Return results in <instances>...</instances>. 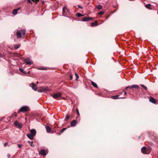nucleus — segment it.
<instances>
[{
	"label": "nucleus",
	"mask_w": 158,
	"mask_h": 158,
	"mask_svg": "<svg viewBox=\"0 0 158 158\" xmlns=\"http://www.w3.org/2000/svg\"><path fill=\"white\" fill-rule=\"evenodd\" d=\"M36 134V130L34 129H32L30 130V133H28L27 135L29 139H33L35 135Z\"/></svg>",
	"instance_id": "f257e3e1"
},
{
	"label": "nucleus",
	"mask_w": 158,
	"mask_h": 158,
	"mask_svg": "<svg viewBox=\"0 0 158 158\" xmlns=\"http://www.w3.org/2000/svg\"><path fill=\"white\" fill-rule=\"evenodd\" d=\"M25 29H23L17 31L16 32V35L18 38H19L22 37H24L25 35Z\"/></svg>",
	"instance_id": "f03ea898"
},
{
	"label": "nucleus",
	"mask_w": 158,
	"mask_h": 158,
	"mask_svg": "<svg viewBox=\"0 0 158 158\" xmlns=\"http://www.w3.org/2000/svg\"><path fill=\"white\" fill-rule=\"evenodd\" d=\"M29 108L28 106H24L22 107L19 110L18 112H22L25 113L27 111L29 110Z\"/></svg>",
	"instance_id": "7ed1b4c3"
},
{
	"label": "nucleus",
	"mask_w": 158,
	"mask_h": 158,
	"mask_svg": "<svg viewBox=\"0 0 158 158\" xmlns=\"http://www.w3.org/2000/svg\"><path fill=\"white\" fill-rule=\"evenodd\" d=\"M14 124L16 127L19 128H21L22 127V124L18 123L17 120L14 122Z\"/></svg>",
	"instance_id": "20e7f679"
},
{
	"label": "nucleus",
	"mask_w": 158,
	"mask_h": 158,
	"mask_svg": "<svg viewBox=\"0 0 158 158\" xmlns=\"http://www.w3.org/2000/svg\"><path fill=\"white\" fill-rule=\"evenodd\" d=\"M24 61L27 64L31 65L33 64L32 61L29 58L25 59Z\"/></svg>",
	"instance_id": "39448f33"
},
{
	"label": "nucleus",
	"mask_w": 158,
	"mask_h": 158,
	"mask_svg": "<svg viewBox=\"0 0 158 158\" xmlns=\"http://www.w3.org/2000/svg\"><path fill=\"white\" fill-rule=\"evenodd\" d=\"M61 95V93L60 92H59L53 95H52V96L55 99H56L60 97Z\"/></svg>",
	"instance_id": "423d86ee"
},
{
	"label": "nucleus",
	"mask_w": 158,
	"mask_h": 158,
	"mask_svg": "<svg viewBox=\"0 0 158 158\" xmlns=\"http://www.w3.org/2000/svg\"><path fill=\"white\" fill-rule=\"evenodd\" d=\"M48 152L46 153V151L44 149H41L39 152V154L42 155L43 156H45L47 154Z\"/></svg>",
	"instance_id": "0eeeda50"
},
{
	"label": "nucleus",
	"mask_w": 158,
	"mask_h": 158,
	"mask_svg": "<svg viewBox=\"0 0 158 158\" xmlns=\"http://www.w3.org/2000/svg\"><path fill=\"white\" fill-rule=\"evenodd\" d=\"M93 19L92 18L89 17H85L83 18L82 21L83 22L88 21Z\"/></svg>",
	"instance_id": "6e6552de"
},
{
	"label": "nucleus",
	"mask_w": 158,
	"mask_h": 158,
	"mask_svg": "<svg viewBox=\"0 0 158 158\" xmlns=\"http://www.w3.org/2000/svg\"><path fill=\"white\" fill-rule=\"evenodd\" d=\"M30 86L32 87V89L34 90H37V85L35 84L31 83L30 84Z\"/></svg>",
	"instance_id": "1a4fd4ad"
},
{
	"label": "nucleus",
	"mask_w": 158,
	"mask_h": 158,
	"mask_svg": "<svg viewBox=\"0 0 158 158\" xmlns=\"http://www.w3.org/2000/svg\"><path fill=\"white\" fill-rule=\"evenodd\" d=\"M71 123V127H75L77 123V122L75 120H73L71 122H70Z\"/></svg>",
	"instance_id": "9d476101"
},
{
	"label": "nucleus",
	"mask_w": 158,
	"mask_h": 158,
	"mask_svg": "<svg viewBox=\"0 0 158 158\" xmlns=\"http://www.w3.org/2000/svg\"><path fill=\"white\" fill-rule=\"evenodd\" d=\"M150 101L153 103H155L156 102L155 99L152 97H150L149 98Z\"/></svg>",
	"instance_id": "9b49d317"
},
{
	"label": "nucleus",
	"mask_w": 158,
	"mask_h": 158,
	"mask_svg": "<svg viewBox=\"0 0 158 158\" xmlns=\"http://www.w3.org/2000/svg\"><path fill=\"white\" fill-rule=\"evenodd\" d=\"M141 152L144 154H146V148L145 147H143L141 149Z\"/></svg>",
	"instance_id": "f8f14e48"
},
{
	"label": "nucleus",
	"mask_w": 158,
	"mask_h": 158,
	"mask_svg": "<svg viewBox=\"0 0 158 158\" xmlns=\"http://www.w3.org/2000/svg\"><path fill=\"white\" fill-rule=\"evenodd\" d=\"M46 129L47 131V132L48 133H49L51 131V128L49 126H46Z\"/></svg>",
	"instance_id": "ddd939ff"
},
{
	"label": "nucleus",
	"mask_w": 158,
	"mask_h": 158,
	"mask_svg": "<svg viewBox=\"0 0 158 158\" xmlns=\"http://www.w3.org/2000/svg\"><path fill=\"white\" fill-rule=\"evenodd\" d=\"M133 88H135L137 89H139V86L136 85H133L130 87L131 89H132Z\"/></svg>",
	"instance_id": "4468645a"
},
{
	"label": "nucleus",
	"mask_w": 158,
	"mask_h": 158,
	"mask_svg": "<svg viewBox=\"0 0 158 158\" xmlns=\"http://www.w3.org/2000/svg\"><path fill=\"white\" fill-rule=\"evenodd\" d=\"M66 9V7H64L63 8V15L64 16H65V10Z\"/></svg>",
	"instance_id": "2eb2a0df"
},
{
	"label": "nucleus",
	"mask_w": 158,
	"mask_h": 158,
	"mask_svg": "<svg viewBox=\"0 0 158 158\" xmlns=\"http://www.w3.org/2000/svg\"><path fill=\"white\" fill-rule=\"evenodd\" d=\"M91 84L95 88H98V85L97 84L94 82V81L91 82Z\"/></svg>",
	"instance_id": "dca6fc26"
},
{
	"label": "nucleus",
	"mask_w": 158,
	"mask_h": 158,
	"mask_svg": "<svg viewBox=\"0 0 158 158\" xmlns=\"http://www.w3.org/2000/svg\"><path fill=\"white\" fill-rule=\"evenodd\" d=\"M98 24V23L96 21H95L93 23L91 24V26L93 27L94 26H97Z\"/></svg>",
	"instance_id": "f3484780"
},
{
	"label": "nucleus",
	"mask_w": 158,
	"mask_h": 158,
	"mask_svg": "<svg viewBox=\"0 0 158 158\" xmlns=\"http://www.w3.org/2000/svg\"><path fill=\"white\" fill-rule=\"evenodd\" d=\"M151 5L150 4H147V5H146L145 6V7L147 8L151 9Z\"/></svg>",
	"instance_id": "a211bd4d"
},
{
	"label": "nucleus",
	"mask_w": 158,
	"mask_h": 158,
	"mask_svg": "<svg viewBox=\"0 0 158 158\" xmlns=\"http://www.w3.org/2000/svg\"><path fill=\"white\" fill-rule=\"evenodd\" d=\"M96 8L98 10H101L102 8V6L101 5H98L97 6Z\"/></svg>",
	"instance_id": "6ab92c4d"
},
{
	"label": "nucleus",
	"mask_w": 158,
	"mask_h": 158,
	"mask_svg": "<svg viewBox=\"0 0 158 158\" xmlns=\"http://www.w3.org/2000/svg\"><path fill=\"white\" fill-rule=\"evenodd\" d=\"M28 143L30 144V145L33 147H34L35 145L33 144L32 142H31L29 141H28Z\"/></svg>",
	"instance_id": "aec40b11"
},
{
	"label": "nucleus",
	"mask_w": 158,
	"mask_h": 158,
	"mask_svg": "<svg viewBox=\"0 0 158 158\" xmlns=\"http://www.w3.org/2000/svg\"><path fill=\"white\" fill-rule=\"evenodd\" d=\"M42 89L43 91H47L48 90V89L47 87H43Z\"/></svg>",
	"instance_id": "412c9836"
},
{
	"label": "nucleus",
	"mask_w": 158,
	"mask_h": 158,
	"mask_svg": "<svg viewBox=\"0 0 158 158\" xmlns=\"http://www.w3.org/2000/svg\"><path fill=\"white\" fill-rule=\"evenodd\" d=\"M19 70L21 72L23 73L24 74H27V72H25V71H24V70L23 69L19 68Z\"/></svg>",
	"instance_id": "4be33fe9"
},
{
	"label": "nucleus",
	"mask_w": 158,
	"mask_h": 158,
	"mask_svg": "<svg viewBox=\"0 0 158 158\" xmlns=\"http://www.w3.org/2000/svg\"><path fill=\"white\" fill-rule=\"evenodd\" d=\"M17 10L15 9L13 10L12 13L14 15H16L17 13Z\"/></svg>",
	"instance_id": "5701e85b"
},
{
	"label": "nucleus",
	"mask_w": 158,
	"mask_h": 158,
	"mask_svg": "<svg viewBox=\"0 0 158 158\" xmlns=\"http://www.w3.org/2000/svg\"><path fill=\"white\" fill-rule=\"evenodd\" d=\"M20 45L19 44H16L14 45V48L15 49L18 48L20 46Z\"/></svg>",
	"instance_id": "b1692460"
},
{
	"label": "nucleus",
	"mask_w": 158,
	"mask_h": 158,
	"mask_svg": "<svg viewBox=\"0 0 158 158\" xmlns=\"http://www.w3.org/2000/svg\"><path fill=\"white\" fill-rule=\"evenodd\" d=\"M140 85L143 87L146 90H147V88L143 84H141Z\"/></svg>",
	"instance_id": "393cba45"
},
{
	"label": "nucleus",
	"mask_w": 158,
	"mask_h": 158,
	"mask_svg": "<svg viewBox=\"0 0 158 158\" xmlns=\"http://www.w3.org/2000/svg\"><path fill=\"white\" fill-rule=\"evenodd\" d=\"M66 129V128H63L60 131V133H63Z\"/></svg>",
	"instance_id": "a878e982"
},
{
	"label": "nucleus",
	"mask_w": 158,
	"mask_h": 158,
	"mask_svg": "<svg viewBox=\"0 0 158 158\" xmlns=\"http://www.w3.org/2000/svg\"><path fill=\"white\" fill-rule=\"evenodd\" d=\"M77 16L78 17H81V16H83V15H81L80 13H77Z\"/></svg>",
	"instance_id": "bb28decb"
},
{
	"label": "nucleus",
	"mask_w": 158,
	"mask_h": 158,
	"mask_svg": "<svg viewBox=\"0 0 158 158\" xmlns=\"http://www.w3.org/2000/svg\"><path fill=\"white\" fill-rule=\"evenodd\" d=\"M69 115H66V118H65V121H67V120L69 119Z\"/></svg>",
	"instance_id": "cd10ccee"
},
{
	"label": "nucleus",
	"mask_w": 158,
	"mask_h": 158,
	"mask_svg": "<svg viewBox=\"0 0 158 158\" xmlns=\"http://www.w3.org/2000/svg\"><path fill=\"white\" fill-rule=\"evenodd\" d=\"M75 75L76 79L77 80L78 78H79V76L77 73H75Z\"/></svg>",
	"instance_id": "c85d7f7f"
},
{
	"label": "nucleus",
	"mask_w": 158,
	"mask_h": 158,
	"mask_svg": "<svg viewBox=\"0 0 158 158\" xmlns=\"http://www.w3.org/2000/svg\"><path fill=\"white\" fill-rule=\"evenodd\" d=\"M118 95H116L113 97V99H117L118 98Z\"/></svg>",
	"instance_id": "c756f323"
},
{
	"label": "nucleus",
	"mask_w": 158,
	"mask_h": 158,
	"mask_svg": "<svg viewBox=\"0 0 158 158\" xmlns=\"http://www.w3.org/2000/svg\"><path fill=\"white\" fill-rule=\"evenodd\" d=\"M32 1L34 2H35V3L36 4L37 2L39 1V0H32Z\"/></svg>",
	"instance_id": "7c9ffc66"
},
{
	"label": "nucleus",
	"mask_w": 158,
	"mask_h": 158,
	"mask_svg": "<svg viewBox=\"0 0 158 158\" xmlns=\"http://www.w3.org/2000/svg\"><path fill=\"white\" fill-rule=\"evenodd\" d=\"M76 112H77V114L78 115H79V111H78V109H76Z\"/></svg>",
	"instance_id": "2f4dec72"
},
{
	"label": "nucleus",
	"mask_w": 158,
	"mask_h": 158,
	"mask_svg": "<svg viewBox=\"0 0 158 158\" xmlns=\"http://www.w3.org/2000/svg\"><path fill=\"white\" fill-rule=\"evenodd\" d=\"M23 145L20 144H18V147L19 148H20Z\"/></svg>",
	"instance_id": "473e14b6"
},
{
	"label": "nucleus",
	"mask_w": 158,
	"mask_h": 158,
	"mask_svg": "<svg viewBox=\"0 0 158 158\" xmlns=\"http://www.w3.org/2000/svg\"><path fill=\"white\" fill-rule=\"evenodd\" d=\"M77 6H78V7L79 8H81V9H82V7L80 5H78Z\"/></svg>",
	"instance_id": "72a5a7b5"
},
{
	"label": "nucleus",
	"mask_w": 158,
	"mask_h": 158,
	"mask_svg": "<svg viewBox=\"0 0 158 158\" xmlns=\"http://www.w3.org/2000/svg\"><path fill=\"white\" fill-rule=\"evenodd\" d=\"M104 13V12H99V14L100 15H102Z\"/></svg>",
	"instance_id": "f704fd0d"
},
{
	"label": "nucleus",
	"mask_w": 158,
	"mask_h": 158,
	"mask_svg": "<svg viewBox=\"0 0 158 158\" xmlns=\"http://www.w3.org/2000/svg\"><path fill=\"white\" fill-rule=\"evenodd\" d=\"M10 154H8L7 155V157L8 158H10Z\"/></svg>",
	"instance_id": "c9c22d12"
},
{
	"label": "nucleus",
	"mask_w": 158,
	"mask_h": 158,
	"mask_svg": "<svg viewBox=\"0 0 158 158\" xmlns=\"http://www.w3.org/2000/svg\"><path fill=\"white\" fill-rule=\"evenodd\" d=\"M7 144H8V143H7V142H6V143H4V147H6V145H7Z\"/></svg>",
	"instance_id": "e433bc0d"
},
{
	"label": "nucleus",
	"mask_w": 158,
	"mask_h": 158,
	"mask_svg": "<svg viewBox=\"0 0 158 158\" xmlns=\"http://www.w3.org/2000/svg\"><path fill=\"white\" fill-rule=\"evenodd\" d=\"M20 8H17V9H16L15 10H17V11L18 12L19 10H20Z\"/></svg>",
	"instance_id": "4c0bfd02"
},
{
	"label": "nucleus",
	"mask_w": 158,
	"mask_h": 158,
	"mask_svg": "<svg viewBox=\"0 0 158 158\" xmlns=\"http://www.w3.org/2000/svg\"><path fill=\"white\" fill-rule=\"evenodd\" d=\"M124 91V94H125V95H126V94H127V93H126V92H125V91Z\"/></svg>",
	"instance_id": "58836bf2"
},
{
	"label": "nucleus",
	"mask_w": 158,
	"mask_h": 158,
	"mask_svg": "<svg viewBox=\"0 0 158 158\" xmlns=\"http://www.w3.org/2000/svg\"><path fill=\"white\" fill-rule=\"evenodd\" d=\"M27 1H28V2H29V3H31V1L30 0H27Z\"/></svg>",
	"instance_id": "ea45409f"
},
{
	"label": "nucleus",
	"mask_w": 158,
	"mask_h": 158,
	"mask_svg": "<svg viewBox=\"0 0 158 158\" xmlns=\"http://www.w3.org/2000/svg\"><path fill=\"white\" fill-rule=\"evenodd\" d=\"M129 87H130V86H127V87H126V89H128Z\"/></svg>",
	"instance_id": "a19ab883"
},
{
	"label": "nucleus",
	"mask_w": 158,
	"mask_h": 158,
	"mask_svg": "<svg viewBox=\"0 0 158 158\" xmlns=\"http://www.w3.org/2000/svg\"><path fill=\"white\" fill-rule=\"evenodd\" d=\"M70 79H72V77L71 75L70 76Z\"/></svg>",
	"instance_id": "79ce46f5"
},
{
	"label": "nucleus",
	"mask_w": 158,
	"mask_h": 158,
	"mask_svg": "<svg viewBox=\"0 0 158 158\" xmlns=\"http://www.w3.org/2000/svg\"><path fill=\"white\" fill-rule=\"evenodd\" d=\"M148 150H149V151L150 152V151H151V149L150 148H149V149H148Z\"/></svg>",
	"instance_id": "37998d69"
},
{
	"label": "nucleus",
	"mask_w": 158,
	"mask_h": 158,
	"mask_svg": "<svg viewBox=\"0 0 158 158\" xmlns=\"http://www.w3.org/2000/svg\"><path fill=\"white\" fill-rule=\"evenodd\" d=\"M42 69V70H44V68H42V69Z\"/></svg>",
	"instance_id": "c03bdc74"
},
{
	"label": "nucleus",
	"mask_w": 158,
	"mask_h": 158,
	"mask_svg": "<svg viewBox=\"0 0 158 158\" xmlns=\"http://www.w3.org/2000/svg\"><path fill=\"white\" fill-rule=\"evenodd\" d=\"M15 116H17V115L16 114H15Z\"/></svg>",
	"instance_id": "a18cd8bd"
},
{
	"label": "nucleus",
	"mask_w": 158,
	"mask_h": 158,
	"mask_svg": "<svg viewBox=\"0 0 158 158\" xmlns=\"http://www.w3.org/2000/svg\"><path fill=\"white\" fill-rule=\"evenodd\" d=\"M37 84H38V82H37Z\"/></svg>",
	"instance_id": "49530a36"
},
{
	"label": "nucleus",
	"mask_w": 158,
	"mask_h": 158,
	"mask_svg": "<svg viewBox=\"0 0 158 158\" xmlns=\"http://www.w3.org/2000/svg\"><path fill=\"white\" fill-rule=\"evenodd\" d=\"M140 138V136L139 137V138Z\"/></svg>",
	"instance_id": "de8ad7c7"
},
{
	"label": "nucleus",
	"mask_w": 158,
	"mask_h": 158,
	"mask_svg": "<svg viewBox=\"0 0 158 158\" xmlns=\"http://www.w3.org/2000/svg\"><path fill=\"white\" fill-rule=\"evenodd\" d=\"M157 14H158V11L157 12Z\"/></svg>",
	"instance_id": "09e8293b"
}]
</instances>
